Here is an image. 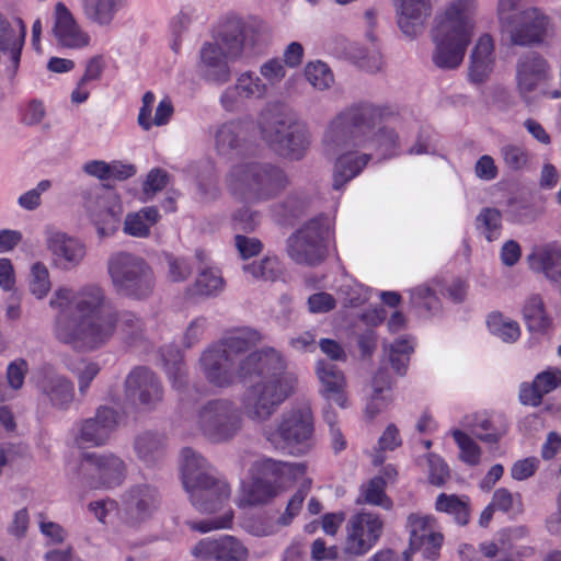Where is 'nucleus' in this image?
<instances>
[{
	"label": "nucleus",
	"instance_id": "43",
	"mask_svg": "<svg viewBox=\"0 0 561 561\" xmlns=\"http://www.w3.org/2000/svg\"><path fill=\"white\" fill-rule=\"evenodd\" d=\"M27 290L36 300L45 299L51 290L50 272L45 263L37 261L30 265L26 278Z\"/></svg>",
	"mask_w": 561,
	"mask_h": 561
},
{
	"label": "nucleus",
	"instance_id": "48",
	"mask_svg": "<svg viewBox=\"0 0 561 561\" xmlns=\"http://www.w3.org/2000/svg\"><path fill=\"white\" fill-rule=\"evenodd\" d=\"M66 367L77 377L79 391L82 394L87 392L101 370L99 363L85 358L69 359L66 362Z\"/></svg>",
	"mask_w": 561,
	"mask_h": 561
},
{
	"label": "nucleus",
	"instance_id": "52",
	"mask_svg": "<svg viewBox=\"0 0 561 561\" xmlns=\"http://www.w3.org/2000/svg\"><path fill=\"white\" fill-rule=\"evenodd\" d=\"M243 271L256 279L275 280L282 274L283 266L276 256H266L260 262L244 264Z\"/></svg>",
	"mask_w": 561,
	"mask_h": 561
},
{
	"label": "nucleus",
	"instance_id": "1",
	"mask_svg": "<svg viewBox=\"0 0 561 561\" xmlns=\"http://www.w3.org/2000/svg\"><path fill=\"white\" fill-rule=\"evenodd\" d=\"M261 341L262 334L254 329H234L204 350L199 358L205 379L216 388L256 379L241 397L243 412L255 422L267 421L297 386L280 352L264 347L248 353Z\"/></svg>",
	"mask_w": 561,
	"mask_h": 561
},
{
	"label": "nucleus",
	"instance_id": "4",
	"mask_svg": "<svg viewBox=\"0 0 561 561\" xmlns=\"http://www.w3.org/2000/svg\"><path fill=\"white\" fill-rule=\"evenodd\" d=\"M180 470L183 486L196 510L207 514L224 510L219 517L190 522V528L202 534L231 528L233 512L230 507L225 510L231 495L228 482L216 477L208 461L192 448L182 449Z\"/></svg>",
	"mask_w": 561,
	"mask_h": 561
},
{
	"label": "nucleus",
	"instance_id": "14",
	"mask_svg": "<svg viewBox=\"0 0 561 561\" xmlns=\"http://www.w3.org/2000/svg\"><path fill=\"white\" fill-rule=\"evenodd\" d=\"M79 476L90 488L111 489L119 485L126 477V465L111 453L82 454Z\"/></svg>",
	"mask_w": 561,
	"mask_h": 561
},
{
	"label": "nucleus",
	"instance_id": "35",
	"mask_svg": "<svg viewBox=\"0 0 561 561\" xmlns=\"http://www.w3.org/2000/svg\"><path fill=\"white\" fill-rule=\"evenodd\" d=\"M373 392L366 401L364 415L374 420L385 411L393 401L391 379L387 370L380 369L371 380Z\"/></svg>",
	"mask_w": 561,
	"mask_h": 561
},
{
	"label": "nucleus",
	"instance_id": "57",
	"mask_svg": "<svg viewBox=\"0 0 561 561\" xmlns=\"http://www.w3.org/2000/svg\"><path fill=\"white\" fill-rule=\"evenodd\" d=\"M438 151V136L430 129L420 131L416 142L409 149L410 154H435Z\"/></svg>",
	"mask_w": 561,
	"mask_h": 561
},
{
	"label": "nucleus",
	"instance_id": "42",
	"mask_svg": "<svg viewBox=\"0 0 561 561\" xmlns=\"http://www.w3.org/2000/svg\"><path fill=\"white\" fill-rule=\"evenodd\" d=\"M489 332L504 343H514L520 336L517 321L499 311L491 312L486 318Z\"/></svg>",
	"mask_w": 561,
	"mask_h": 561
},
{
	"label": "nucleus",
	"instance_id": "60",
	"mask_svg": "<svg viewBox=\"0 0 561 561\" xmlns=\"http://www.w3.org/2000/svg\"><path fill=\"white\" fill-rule=\"evenodd\" d=\"M428 479L434 485L442 486L449 478V468L444 459L436 454L427 455Z\"/></svg>",
	"mask_w": 561,
	"mask_h": 561
},
{
	"label": "nucleus",
	"instance_id": "62",
	"mask_svg": "<svg viewBox=\"0 0 561 561\" xmlns=\"http://www.w3.org/2000/svg\"><path fill=\"white\" fill-rule=\"evenodd\" d=\"M156 102V95L151 91H147L141 99L137 123L145 130L149 131L153 127L152 110Z\"/></svg>",
	"mask_w": 561,
	"mask_h": 561
},
{
	"label": "nucleus",
	"instance_id": "27",
	"mask_svg": "<svg viewBox=\"0 0 561 561\" xmlns=\"http://www.w3.org/2000/svg\"><path fill=\"white\" fill-rule=\"evenodd\" d=\"M312 480L305 479L297 492L290 497L285 512L279 516L276 523L266 517L252 518L244 522V529L253 536L264 537L277 531L278 526H287L299 514L302 503L311 489Z\"/></svg>",
	"mask_w": 561,
	"mask_h": 561
},
{
	"label": "nucleus",
	"instance_id": "8",
	"mask_svg": "<svg viewBox=\"0 0 561 561\" xmlns=\"http://www.w3.org/2000/svg\"><path fill=\"white\" fill-rule=\"evenodd\" d=\"M226 187L238 201L259 203L277 197L287 186L285 172L271 163L242 161L226 175Z\"/></svg>",
	"mask_w": 561,
	"mask_h": 561
},
{
	"label": "nucleus",
	"instance_id": "21",
	"mask_svg": "<svg viewBox=\"0 0 561 561\" xmlns=\"http://www.w3.org/2000/svg\"><path fill=\"white\" fill-rule=\"evenodd\" d=\"M268 95L257 73L244 70L237 75L233 84L227 87L219 98V103L227 112H237L249 101H260Z\"/></svg>",
	"mask_w": 561,
	"mask_h": 561
},
{
	"label": "nucleus",
	"instance_id": "16",
	"mask_svg": "<svg viewBox=\"0 0 561 561\" xmlns=\"http://www.w3.org/2000/svg\"><path fill=\"white\" fill-rule=\"evenodd\" d=\"M410 549L404 551L403 561H411L412 552H421L425 559L435 560L442 548L444 537L436 518L432 515L410 514L408 517Z\"/></svg>",
	"mask_w": 561,
	"mask_h": 561
},
{
	"label": "nucleus",
	"instance_id": "9",
	"mask_svg": "<svg viewBox=\"0 0 561 561\" xmlns=\"http://www.w3.org/2000/svg\"><path fill=\"white\" fill-rule=\"evenodd\" d=\"M314 420L308 405H299L282 413L276 426L264 428L271 446L291 456H302L313 446Z\"/></svg>",
	"mask_w": 561,
	"mask_h": 561
},
{
	"label": "nucleus",
	"instance_id": "29",
	"mask_svg": "<svg viewBox=\"0 0 561 561\" xmlns=\"http://www.w3.org/2000/svg\"><path fill=\"white\" fill-rule=\"evenodd\" d=\"M496 65L495 41L489 33L481 34L469 55L468 81L472 84L486 82Z\"/></svg>",
	"mask_w": 561,
	"mask_h": 561
},
{
	"label": "nucleus",
	"instance_id": "44",
	"mask_svg": "<svg viewBox=\"0 0 561 561\" xmlns=\"http://www.w3.org/2000/svg\"><path fill=\"white\" fill-rule=\"evenodd\" d=\"M523 314L530 331L545 332L552 325V319L546 312L541 297L537 295L526 300Z\"/></svg>",
	"mask_w": 561,
	"mask_h": 561
},
{
	"label": "nucleus",
	"instance_id": "56",
	"mask_svg": "<svg viewBox=\"0 0 561 561\" xmlns=\"http://www.w3.org/2000/svg\"><path fill=\"white\" fill-rule=\"evenodd\" d=\"M501 156L504 163L514 171L524 169L529 162L528 150L519 145L508 144L503 146Z\"/></svg>",
	"mask_w": 561,
	"mask_h": 561
},
{
	"label": "nucleus",
	"instance_id": "36",
	"mask_svg": "<svg viewBox=\"0 0 561 561\" xmlns=\"http://www.w3.org/2000/svg\"><path fill=\"white\" fill-rule=\"evenodd\" d=\"M124 502L130 514H135L138 519H145L157 510L159 493L151 485L139 484L127 492Z\"/></svg>",
	"mask_w": 561,
	"mask_h": 561
},
{
	"label": "nucleus",
	"instance_id": "38",
	"mask_svg": "<svg viewBox=\"0 0 561 561\" xmlns=\"http://www.w3.org/2000/svg\"><path fill=\"white\" fill-rule=\"evenodd\" d=\"M125 0H80L84 18L92 24L108 27L113 24Z\"/></svg>",
	"mask_w": 561,
	"mask_h": 561
},
{
	"label": "nucleus",
	"instance_id": "15",
	"mask_svg": "<svg viewBox=\"0 0 561 561\" xmlns=\"http://www.w3.org/2000/svg\"><path fill=\"white\" fill-rule=\"evenodd\" d=\"M345 533L343 552L348 557H363L379 541L383 520L376 513L362 511L348 518Z\"/></svg>",
	"mask_w": 561,
	"mask_h": 561
},
{
	"label": "nucleus",
	"instance_id": "34",
	"mask_svg": "<svg viewBox=\"0 0 561 561\" xmlns=\"http://www.w3.org/2000/svg\"><path fill=\"white\" fill-rule=\"evenodd\" d=\"M528 262L531 270L542 273L552 282L561 283V245L558 242L535 248Z\"/></svg>",
	"mask_w": 561,
	"mask_h": 561
},
{
	"label": "nucleus",
	"instance_id": "17",
	"mask_svg": "<svg viewBox=\"0 0 561 561\" xmlns=\"http://www.w3.org/2000/svg\"><path fill=\"white\" fill-rule=\"evenodd\" d=\"M118 422L119 415L114 409L101 407L96 410L95 416L73 426L71 431L73 444L79 448L103 446L118 426Z\"/></svg>",
	"mask_w": 561,
	"mask_h": 561
},
{
	"label": "nucleus",
	"instance_id": "49",
	"mask_svg": "<svg viewBox=\"0 0 561 561\" xmlns=\"http://www.w3.org/2000/svg\"><path fill=\"white\" fill-rule=\"evenodd\" d=\"M225 288V280L217 267L204 268L195 282V290L201 296L213 297L219 295Z\"/></svg>",
	"mask_w": 561,
	"mask_h": 561
},
{
	"label": "nucleus",
	"instance_id": "55",
	"mask_svg": "<svg viewBox=\"0 0 561 561\" xmlns=\"http://www.w3.org/2000/svg\"><path fill=\"white\" fill-rule=\"evenodd\" d=\"M340 298L345 307H358L369 299V290L362 284L348 280L341 286Z\"/></svg>",
	"mask_w": 561,
	"mask_h": 561
},
{
	"label": "nucleus",
	"instance_id": "13",
	"mask_svg": "<svg viewBox=\"0 0 561 561\" xmlns=\"http://www.w3.org/2000/svg\"><path fill=\"white\" fill-rule=\"evenodd\" d=\"M263 138L284 157L299 160L311 144V134L306 124L300 123L294 115L275 119L271 126L261 122Z\"/></svg>",
	"mask_w": 561,
	"mask_h": 561
},
{
	"label": "nucleus",
	"instance_id": "59",
	"mask_svg": "<svg viewBox=\"0 0 561 561\" xmlns=\"http://www.w3.org/2000/svg\"><path fill=\"white\" fill-rule=\"evenodd\" d=\"M50 186L51 182L49 180L39 181L34 188L19 196V206L25 210H35L42 203V194L47 192Z\"/></svg>",
	"mask_w": 561,
	"mask_h": 561
},
{
	"label": "nucleus",
	"instance_id": "32",
	"mask_svg": "<svg viewBox=\"0 0 561 561\" xmlns=\"http://www.w3.org/2000/svg\"><path fill=\"white\" fill-rule=\"evenodd\" d=\"M26 36V24L19 16H8L0 12V50L8 54L16 67L20 62Z\"/></svg>",
	"mask_w": 561,
	"mask_h": 561
},
{
	"label": "nucleus",
	"instance_id": "61",
	"mask_svg": "<svg viewBox=\"0 0 561 561\" xmlns=\"http://www.w3.org/2000/svg\"><path fill=\"white\" fill-rule=\"evenodd\" d=\"M540 461L537 457H527L515 461L511 467V477L516 481L529 479L538 470Z\"/></svg>",
	"mask_w": 561,
	"mask_h": 561
},
{
	"label": "nucleus",
	"instance_id": "51",
	"mask_svg": "<svg viewBox=\"0 0 561 561\" xmlns=\"http://www.w3.org/2000/svg\"><path fill=\"white\" fill-rule=\"evenodd\" d=\"M287 75L286 67L280 58L274 57L263 61L259 67V78L263 81L265 90L270 93L276 89Z\"/></svg>",
	"mask_w": 561,
	"mask_h": 561
},
{
	"label": "nucleus",
	"instance_id": "47",
	"mask_svg": "<svg viewBox=\"0 0 561 561\" xmlns=\"http://www.w3.org/2000/svg\"><path fill=\"white\" fill-rule=\"evenodd\" d=\"M414 351V340L412 336L407 335L397 339L388 348V356L392 368L399 374L403 375L407 370L410 356Z\"/></svg>",
	"mask_w": 561,
	"mask_h": 561
},
{
	"label": "nucleus",
	"instance_id": "64",
	"mask_svg": "<svg viewBox=\"0 0 561 561\" xmlns=\"http://www.w3.org/2000/svg\"><path fill=\"white\" fill-rule=\"evenodd\" d=\"M0 289L3 293H12L16 289V272L9 257H0Z\"/></svg>",
	"mask_w": 561,
	"mask_h": 561
},
{
	"label": "nucleus",
	"instance_id": "45",
	"mask_svg": "<svg viewBox=\"0 0 561 561\" xmlns=\"http://www.w3.org/2000/svg\"><path fill=\"white\" fill-rule=\"evenodd\" d=\"M435 510L451 515L459 525L469 522V501L466 496L440 493L436 499Z\"/></svg>",
	"mask_w": 561,
	"mask_h": 561
},
{
	"label": "nucleus",
	"instance_id": "39",
	"mask_svg": "<svg viewBox=\"0 0 561 561\" xmlns=\"http://www.w3.org/2000/svg\"><path fill=\"white\" fill-rule=\"evenodd\" d=\"M134 449L144 465L158 466L165 455L164 437L157 433L145 432L136 437Z\"/></svg>",
	"mask_w": 561,
	"mask_h": 561
},
{
	"label": "nucleus",
	"instance_id": "7",
	"mask_svg": "<svg viewBox=\"0 0 561 561\" xmlns=\"http://www.w3.org/2000/svg\"><path fill=\"white\" fill-rule=\"evenodd\" d=\"M304 462H289L268 457L255 459L250 469V479L241 481L237 499L239 507L259 506L271 502L288 490L295 482L308 479Z\"/></svg>",
	"mask_w": 561,
	"mask_h": 561
},
{
	"label": "nucleus",
	"instance_id": "30",
	"mask_svg": "<svg viewBox=\"0 0 561 561\" xmlns=\"http://www.w3.org/2000/svg\"><path fill=\"white\" fill-rule=\"evenodd\" d=\"M36 385L56 409L67 410L75 399L72 381L54 369L43 368L38 373Z\"/></svg>",
	"mask_w": 561,
	"mask_h": 561
},
{
	"label": "nucleus",
	"instance_id": "40",
	"mask_svg": "<svg viewBox=\"0 0 561 561\" xmlns=\"http://www.w3.org/2000/svg\"><path fill=\"white\" fill-rule=\"evenodd\" d=\"M157 207L148 206L125 217L124 232L135 238H147L151 228L160 220Z\"/></svg>",
	"mask_w": 561,
	"mask_h": 561
},
{
	"label": "nucleus",
	"instance_id": "28",
	"mask_svg": "<svg viewBox=\"0 0 561 561\" xmlns=\"http://www.w3.org/2000/svg\"><path fill=\"white\" fill-rule=\"evenodd\" d=\"M397 25L410 38L417 37L433 12L431 0H392Z\"/></svg>",
	"mask_w": 561,
	"mask_h": 561
},
{
	"label": "nucleus",
	"instance_id": "10",
	"mask_svg": "<svg viewBox=\"0 0 561 561\" xmlns=\"http://www.w3.org/2000/svg\"><path fill=\"white\" fill-rule=\"evenodd\" d=\"M242 413L229 398L204 402L195 415V425L210 443L222 444L233 439L242 428Z\"/></svg>",
	"mask_w": 561,
	"mask_h": 561
},
{
	"label": "nucleus",
	"instance_id": "3",
	"mask_svg": "<svg viewBox=\"0 0 561 561\" xmlns=\"http://www.w3.org/2000/svg\"><path fill=\"white\" fill-rule=\"evenodd\" d=\"M48 304L57 311L55 337L77 351L99 350L115 333V313L108 308L104 288L98 284L83 285L77 291L69 286H59Z\"/></svg>",
	"mask_w": 561,
	"mask_h": 561
},
{
	"label": "nucleus",
	"instance_id": "26",
	"mask_svg": "<svg viewBox=\"0 0 561 561\" xmlns=\"http://www.w3.org/2000/svg\"><path fill=\"white\" fill-rule=\"evenodd\" d=\"M51 34L61 47L80 49L90 44L89 34L82 30L72 12L61 1L54 8Z\"/></svg>",
	"mask_w": 561,
	"mask_h": 561
},
{
	"label": "nucleus",
	"instance_id": "58",
	"mask_svg": "<svg viewBox=\"0 0 561 561\" xmlns=\"http://www.w3.org/2000/svg\"><path fill=\"white\" fill-rule=\"evenodd\" d=\"M28 373V364L23 358H16L9 363L7 367V383L13 391L22 389L25 377Z\"/></svg>",
	"mask_w": 561,
	"mask_h": 561
},
{
	"label": "nucleus",
	"instance_id": "53",
	"mask_svg": "<svg viewBox=\"0 0 561 561\" xmlns=\"http://www.w3.org/2000/svg\"><path fill=\"white\" fill-rule=\"evenodd\" d=\"M386 484L387 482L381 476L370 479L362 486V496L364 497V502L389 510L391 507V501L385 493Z\"/></svg>",
	"mask_w": 561,
	"mask_h": 561
},
{
	"label": "nucleus",
	"instance_id": "2",
	"mask_svg": "<svg viewBox=\"0 0 561 561\" xmlns=\"http://www.w3.org/2000/svg\"><path fill=\"white\" fill-rule=\"evenodd\" d=\"M322 152L334 159L333 187L356 178L374 154L389 159L399 153L398 135L382 124V110L370 103L351 105L328 124Z\"/></svg>",
	"mask_w": 561,
	"mask_h": 561
},
{
	"label": "nucleus",
	"instance_id": "54",
	"mask_svg": "<svg viewBox=\"0 0 561 561\" xmlns=\"http://www.w3.org/2000/svg\"><path fill=\"white\" fill-rule=\"evenodd\" d=\"M477 228L488 241L499 239L502 229V216L495 208H484L477 217Z\"/></svg>",
	"mask_w": 561,
	"mask_h": 561
},
{
	"label": "nucleus",
	"instance_id": "41",
	"mask_svg": "<svg viewBox=\"0 0 561 561\" xmlns=\"http://www.w3.org/2000/svg\"><path fill=\"white\" fill-rule=\"evenodd\" d=\"M458 448V459L469 467H477L482 461L483 449L478 439L461 427H453L449 431Z\"/></svg>",
	"mask_w": 561,
	"mask_h": 561
},
{
	"label": "nucleus",
	"instance_id": "18",
	"mask_svg": "<svg viewBox=\"0 0 561 561\" xmlns=\"http://www.w3.org/2000/svg\"><path fill=\"white\" fill-rule=\"evenodd\" d=\"M126 398L140 411L156 410L163 400V387L158 376L146 367L133 369L125 380Z\"/></svg>",
	"mask_w": 561,
	"mask_h": 561
},
{
	"label": "nucleus",
	"instance_id": "33",
	"mask_svg": "<svg viewBox=\"0 0 561 561\" xmlns=\"http://www.w3.org/2000/svg\"><path fill=\"white\" fill-rule=\"evenodd\" d=\"M438 293H443V283L435 278L409 290L411 308L420 318L431 319L442 312Z\"/></svg>",
	"mask_w": 561,
	"mask_h": 561
},
{
	"label": "nucleus",
	"instance_id": "23",
	"mask_svg": "<svg viewBox=\"0 0 561 561\" xmlns=\"http://www.w3.org/2000/svg\"><path fill=\"white\" fill-rule=\"evenodd\" d=\"M551 68L548 61L535 51H528L518 57L515 67V81L519 95L527 100L540 84L551 79Z\"/></svg>",
	"mask_w": 561,
	"mask_h": 561
},
{
	"label": "nucleus",
	"instance_id": "46",
	"mask_svg": "<svg viewBox=\"0 0 561 561\" xmlns=\"http://www.w3.org/2000/svg\"><path fill=\"white\" fill-rule=\"evenodd\" d=\"M162 360L172 387L178 391H183L187 383V376L182 354L178 350H170L168 353L163 351Z\"/></svg>",
	"mask_w": 561,
	"mask_h": 561
},
{
	"label": "nucleus",
	"instance_id": "6",
	"mask_svg": "<svg viewBox=\"0 0 561 561\" xmlns=\"http://www.w3.org/2000/svg\"><path fill=\"white\" fill-rule=\"evenodd\" d=\"M260 38V25L237 15L227 16L214 43H205L199 51L201 75L216 84L226 83L231 76L230 60H236L245 48L254 47Z\"/></svg>",
	"mask_w": 561,
	"mask_h": 561
},
{
	"label": "nucleus",
	"instance_id": "24",
	"mask_svg": "<svg viewBox=\"0 0 561 561\" xmlns=\"http://www.w3.org/2000/svg\"><path fill=\"white\" fill-rule=\"evenodd\" d=\"M314 373L320 385V396L328 403H334L340 409L350 408L348 382L344 371L335 364L319 359L316 363Z\"/></svg>",
	"mask_w": 561,
	"mask_h": 561
},
{
	"label": "nucleus",
	"instance_id": "11",
	"mask_svg": "<svg viewBox=\"0 0 561 561\" xmlns=\"http://www.w3.org/2000/svg\"><path fill=\"white\" fill-rule=\"evenodd\" d=\"M107 273L116 293L142 299L154 286L153 273L146 261L128 252H116L108 257Z\"/></svg>",
	"mask_w": 561,
	"mask_h": 561
},
{
	"label": "nucleus",
	"instance_id": "25",
	"mask_svg": "<svg viewBox=\"0 0 561 561\" xmlns=\"http://www.w3.org/2000/svg\"><path fill=\"white\" fill-rule=\"evenodd\" d=\"M459 427L486 445L499 444L507 432L504 417L486 410L465 414L459 421Z\"/></svg>",
	"mask_w": 561,
	"mask_h": 561
},
{
	"label": "nucleus",
	"instance_id": "12",
	"mask_svg": "<svg viewBox=\"0 0 561 561\" xmlns=\"http://www.w3.org/2000/svg\"><path fill=\"white\" fill-rule=\"evenodd\" d=\"M331 234V219L327 216L316 217L288 238V255L298 264H318L327 255Z\"/></svg>",
	"mask_w": 561,
	"mask_h": 561
},
{
	"label": "nucleus",
	"instance_id": "63",
	"mask_svg": "<svg viewBox=\"0 0 561 561\" xmlns=\"http://www.w3.org/2000/svg\"><path fill=\"white\" fill-rule=\"evenodd\" d=\"M533 383L541 393L547 394L561 386V370L557 368L547 369L537 375Z\"/></svg>",
	"mask_w": 561,
	"mask_h": 561
},
{
	"label": "nucleus",
	"instance_id": "31",
	"mask_svg": "<svg viewBox=\"0 0 561 561\" xmlns=\"http://www.w3.org/2000/svg\"><path fill=\"white\" fill-rule=\"evenodd\" d=\"M215 149L219 156L226 158L244 156L249 146L243 124L239 121H230L220 125L215 131Z\"/></svg>",
	"mask_w": 561,
	"mask_h": 561
},
{
	"label": "nucleus",
	"instance_id": "20",
	"mask_svg": "<svg viewBox=\"0 0 561 561\" xmlns=\"http://www.w3.org/2000/svg\"><path fill=\"white\" fill-rule=\"evenodd\" d=\"M191 554L202 561H248L249 549L239 538L220 535L198 540Z\"/></svg>",
	"mask_w": 561,
	"mask_h": 561
},
{
	"label": "nucleus",
	"instance_id": "5",
	"mask_svg": "<svg viewBox=\"0 0 561 561\" xmlns=\"http://www.w3.org/2000/svg\"><path fill=\"white\" fill-rule=\"evenodd\" d=\"M479 0H447L436 12L430 30L432 62L440 70L458 69L477 30Z\"/></svg>",
	"mask_w": 561,
	"mask_h": 561
},
{
	"label": "nucleus",
	"instance_id": "22",
	"mask_svg": "<svg viewBox=\"0 0 561 561\" xmlns=\"http://www.w3.org/2000/svg\"><path fill=\"white\" fill-rule=\"evenodd\" d=\"M550 19L539 8H528L518 14L506 27L511 41L515 45L526 46L541 43L549 30Z\"/></svg>",
	"mask_w": 561,
	"mask_h": 561
},
{
	"label": "nucleus",
	"instance_id": "19",
	"mask_svg": "<svg viewBox=\"0 0 561 561\" xmlns=\"http://www.w3.org/2000/svg\"><path fill=\"white\" fill-rule=\"evenodd\" d=\"M44 237L53 266L70 272L81 265L87 255V247L82 240L54 227H46Z\"/></svg>",
	"mask_w": 561,
	"mask_h": 561
},
{
	"label": "nucleus",
	"instance_id": "50",
	"mask_svg": "<svg viewBox=\"0 0 561 561\" xmlns=\"http://www.w3.org/2000/svg\"><path fill=\"white\" fill-rule=\"evenodd\" d=\"M307 81L319 91L330 89L334 83V76L330 67L321 61H309L304 69Z\"/></svg>",
	"mask_w": 561,
	"mask_h": 561
},
{
	"label": "nucleus",
	"instance_id": "37",
	"mask_svg": "<svg viewBox=\"0 0 561 561\" xmlns=\"http://www.w3.org/2000/svg\"><path fill=\"white\" fill-rule=\"evenodd\" d=\"M88 210L100 237H108L116 231L121 209L119 207H112L108 197H98L93 203L89 204Z\"/></svg>",
	"mask_w": 561,
	"mask_h": 561
}]
</instances>
